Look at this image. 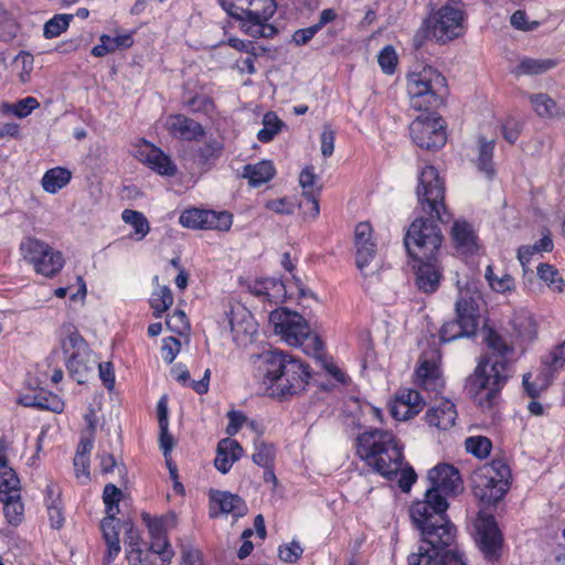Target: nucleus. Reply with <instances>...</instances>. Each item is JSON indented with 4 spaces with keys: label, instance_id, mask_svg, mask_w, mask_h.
<instances>
[{
    "label": "nucleus",
    "instance_id": "e2e57ef3",
    "mask_svg": "<svg viewBox=\"0 0 565 565\" xmlns=\"http://www.w3.org/2000/svg\"><path fill=\"white\" fill-rule=\"evenodd\" d=\"M19 31L17 21L7 12L0 13V41H12Z\"/></svg>",
    "mask_w": 565,
    "mask_h": 565
},
{
    "label": "nucleus",
    "instance_id": "0eeeda50",
    "mask_svg": "<svg viewBox=\"0 0 565 565\" xmlns=\"http://www.w3.org/2000/svg\"><path fill=\"white\" fill-rule=\"evenodd\" d=\"M511 470L502 459H493L477 468L471 476L472 492L484 504H495L508 492Z\"/></svg>",
    "mask_w": 565,
    "mask_h": 565
},
{
    "label": "nucleus",
    "instance_id": "cd10ccee",
    "mask_svg": "<svg viewBox=\"0 0 565 565\" xmlns=\"http://www.w3.org/2000/svg\"><path fill=\"white\" fill-rule=\"evenodd\" d=\"M457 416L455 404L449 399H443L427 409L425 422L429 427L447 430L455 425Z\"/></svg>",
    "mask_w": 565,
    "mask_h": 565
},
{
    "label": "nucleus",
    "instance_id": "79ce46f5",
    "mask_svg": "<svg viewBox=\"0 0 565 565\" xmlns=\"http://www.w3.org/2000/svg\"><path fill=\"white\" fill-rule=\"evenodd\" d=\"M447 546L434 547L427 544V547L419 546L418 552L408 556V565H441L439 559L440 551Z\"/></svg>",
    "mask_w": 565,
    "mask_h": 565
},
{
    "label": "nucleus",
    "instance_id": "b1692460",
    "mask_svg": "<svg viewBox=\"0 0 565 565\" xmlns=\"http://www.w3.org/2000/svg\"><path fill=\"white\" fill-rule=\"evenodd\" d=\"M11 443L6 436L0 437V498H19L21 492L20 479L9 466L8 454Z\"/></svg>",
    "mask_w": 565,
    "mask_h": 565
},
{
    "label": "nucleus",
    "instance_id": "c03bdc74",
    "mask_svg": "<svg viewBox=\"0 0 565 565\" xmlns=\"http://www.w3.org/2000/svg\"><path fill=\"white\" fill-rule=\"evenodd\" d=\"M173 303V295L168 286H160L150 299V306L153 309V316L160 318Z\"/></svg>",
    "mask_w": 565,
    "mask_h": 565
},
{
    "label": "nucleus",
    "instance_id": "f257e3e1",
    "mask_svg": "<svg viewBox=\"0 0 565 565\" xmlns=\"http://www.w3.org/2000/svg\"><path fill=\"white\" fill-rule=\"evenodd\" d=\"M490 353L477 365L467 380V390L475 402L482 408H491L499 399L500 391L510 376L509 363L505 358L512 351L503 338L489 329L484 337Z\"/></svg>",
    "mask_w": 565,
    "mask_h": 565
},
{
    "label": "nucleus",
    "instance_id": "4d7b16f0",
    "mask_svg": "<svg viewBox=\"0 0 565 565\" xmlns=\"http://www.w3.org/2000/svg\"><path fill=\"white\" fill-rule=\"evenodd\" d=\"M222 150L223 145L220 141L211 140L199 147L195 153V158L201 164H206L217 159L221 156Z\"/></svg>",
    "mask_w": 565,
    "mask_h": 565
},
{
    "label": "nucleus",
    "instance_id": "a878e982",
    "mask_svg": "<svg viewBox=\"0 0 565 565\" xmlns=\"http://www.w3.org/2000/svg\"><path fill=\"white\" fill-rule=\"evenodd\" d=\"M354 244L356 266L360 270H363L376 254L375 243L372 241V226L369 222H361L356 225Z\"/></svg>",
    "mask_w": 565,
    "mask_h": 565
},
{
    "label": "nucleus",
    "instance_id": "72a5a7b5",
    "mask_svg": "<svg viewBox=\"0 0 565 565\" xmlns=\"http://www.w3.org/2000/svg\"><path fill=\"white\" fill-rule=\"evenodd\" d=\"M514 337L522 343L535 339L537 333L536 322L533 316L525 311H516L511 320Z\"/></svg>",
    "mask_w": 565,
    "mask_h": 565
},
{
    "label": "nucleus",
    "instance_id": "a19ab883",
    "mask_svg": "<svg viewBox=\"0 0 565 565\" xmlns=\"http://www.w3.org/2000/svg\"><path fill=\"white\" fill-rule=\"evenodd\" d=\"M550 383V367H544L537 375L534 376V379L532 373H527L523 376L524 390L531 397L539 396L544 390L548 387Z\"/></svg>",
    "mask_w": 565,
    "mask_h": 565
},
{
    "label": "nucleus",
    "instance_id": "f03ea898",
    "mask_svg": "<svg viewBox=\"0 0 565 565\" xmlns=\"http://www.w3.org/2000/svg\"><path fill=\"white\" fill-rule=\"evenodd\" d=\"M259 361L263 385L269 396L285 398L305 390L310 373L300 360L280 351H267Z\"/></svg>",
    "mask_w": 565,
    "mask_h": 565
},
{
    "label": "nucleus",
    "instance_id": "f3484780",
    "mask_svg": "<svg viewBox=\"0 0 565 565\" xmlns=\"http://www.w3.org/2000/svg\"><path fill=\"white\" fill-rule=\"evenodd\" d=\"M414 259V282L417 289L424 294H434L440 287L443 267L438 255Z\"/></svg>",
    "mask_w": 565,
    "mask_h": 565
},
{
    "label": "nucleus",
    "instance_id": "052dcab7",
    "mask_svg": "<svg viewBox=\"0 0 565 565\" xmlns=\"http://www.w3.org/2000/svg\"><path fill=\"white\" fill-rule=\"evenodd\" d=\"M150 548L154 554L160 556L163 565L171 563L174 552L164 535L158 534L153 536Z\"/></svg>",
    "mask_w": 565,
    "mask_h": 565
},
{
    "label": "nucleus",
    "instance_id": "f704fd0d",
    "mask_svg": "<svg viewBox=\"0 0 565 565\" xmlns=\"http://www.w3.org/2000/svg\"><path fill=\"white\" fill-rule=\"evenodd\" d=\"M557 66V61L554 58H532L523 57L518 65L512 70L515 76H534L544 74Z\"/></svg>",
    "mask_w": 565,
    "mask_h": 565
},
{
    "label": "nucleus",
    "instance_id": "58836bf2",
    "mask_svg": "<svg viewBox=\"0 0 565 565\" xmlns=\"http://www.w3.org/2000/svg\"><path fill=\"white\" fill-rule=\"evenodd\" d=\"M121 218L126 224L132 226V237L136 241H141L149 234L150 224L141 212L126 209L121 213Z\"/></svg>",
    "mask_w": 565,
    "mask_h": 565
},
{
    "label": "nucleus",
    "instance_id": "49530a36",
    "mask_svg": "<svg viewBox=\"0 0 565 565\" xmlns=\"http://www.w3.org/2000/svg\"><path fill=\"white\" fill-rule=\"evenodd\" d=\"M3 503V512L7 521L12 525H18L23 520L24 507L21 502V495L19 498H0Z\"/></svg>",
    "mask_w": 565,
    "mask_h": 565
},
{
    "label": "nucleus",
    "instance_id": "c756f323",
    "mask_svg": "<svg viewBox=\"0 0 565 565\" xmlns=\"http://www.w3.org/2000/svg\"><path fill=\"white\" fill-rule=\"evenodd\" d=\"M242 456V446L234 439L224 438L217 445L216 457L214 459L215 468L222 473H227L234 462Z\"/></svg>",
    "mask_w": 565,
    "mask_h": 565
},
{
    "label": "nucleus",
    "instance_id": "7c9ffc66",
    "mask_svg": "<svg viewBox=\"0 0 565 565\" xmlns=\"http://www.w3.org/2000/svg\"><path fill=\"white\" fill-rule=\"evenodd\" d=\"M118 520L116 515H108L100 521V530L107 544V552L104 557V565H113V561L120 552L119 532L117 529Z\"/></svg>",
    "mask_w": 565,
    "mask_h": 565
},
{
    "label": "nucleus",
    "instance_id": "bf43d9fd",
    "mask_svg": "<svg viewBox=\"0 0 565 565\" xmlns=\"http://www.w3.org/2000/svg\"><path fill=\"white\" fill-rule=\"evenodd\" d=\"M26 406H34L40 409H47L54 413H61L64 409V403L56 395H36L31 403H25Z\"/></svg>",
    "mask_w": 565,
    "mask_h": 565
},
{
    "label": "nucleus",
    "instance_id": "680f3d73",
    "mask_svg": "<svg viewBox=\"0 0 565 565\" xmlns=\"http://www.w3.org/2000/svg\"><path fill=\"white\" fill-rule=\"evenodd\" d=\"M397 61L398 57L396 51L392 45L383 47L377 55V62L382 71L387 75H392L395 72Z\"/></svg>",
    "mask_w": 565,
    "mask_h": 565
},
{
    "label": "nucleus",
    "instance_id": "9d476101",
    "mask_svg": "<svg viewBox=\"0 0 565 565\" xmlns=\"http://www.w3.org/2000/svg\"><path fill=\"white\" fill-rule=\"evenodd\" d=\"M443 243V234L434 221L418 217L408 227L404 245L412 258H424L438 255Z\"/></svg>",
    "mask_w": 565,
    "mask_h": 565
},
{
    "label": "nucleus",
    "instance_id": "c9c22d12",
    "mask_svg": "<svg viewBox=\"0 0 565 565\" xmlns=\"http://www.w3.org/2000/svg\"><path fill=\"white\" fill-rule=\"evenodd\" d=\"M275 175V168L270 161H259L244 167L243 177L248 179L253 186L268 182Z\"/></svg>",
    "mask_w": 565,
    "mask_h": 565
},
{
    "label": "nucleus",
    "instance_id": "473e14b6",
    "mask_svg": "<svg viewBox=\"0 0 565 565\" xmlns=\"http://www.w3.org/2000/svg\"><path fill=\"white\" fill-rule=\"evenodd\" d=\"M250 291L258 297H264L269 302H280L286 298V287L280 279L263 278L256 280Z\"/></svg>",
    "mask_w": 565,
    "mask_h": 565
},
{
    "label": "nucleus",
    "instance_id": "c85d7f7f",
    "mask_svg": "<svg viewBox=\"0 0 565 565\" xmlns=\"http://www.w3.org/2000/svg\"><path fill=\"white\" fill-rule=\"evenodd\" d=\"M99 42L92 49V55L96 57H103L117 50L128 49L134 44V39L130 32L115 30L113 34H102Z\"/></svg>",
    "mask_w": 565,
    "mask_h": 565
},
{
    "label": "nucleus",
    "instance_id": "de8ad7c7",
    "mask_svg": "<svg viewBox=\"0 0 565 565\" xmlns=\"http://www.w3.org/2000/svg\"><path fill=\"white\" fill-rule=\"evenodd\" d=\"M185 106L193 113L212 117L215 113V104L207 95L195 94L184 100Z\"/></svg>",
    "mask_w": 565,
    "mask_h": 565
},
{
    "label": "nucleus",
    "instance_id": "8fccbe9b",
    "mask_svg": "<svg viewBox=\"0 0 565 565\" xmlns=\"http://www.w3.org/2000/svg\"><path fill=\"white\" fill-rule=\"evenodd\" d=\"M537 275L539 277L547 284V286L557 292H563L565 282L564 279L561 277L557 269L548 264H541L537 267Z\"/></svg>",
    "mask_w": 565,
    "mask_h": 565
},
{
    "label": "nucleus",
    "instance_id": "9b49d317",
    "mask_svg": "<svg viewBox=\"0 0 565 565\" xmlns=\"http://www.w3.org/2000/svg\"><path fill=\"white\" fill-rule=\"evenodd\" d=\"M61 347L71 376L79 384L85 383L94 370L95 361L84 338L77 330L68 328L61 340Z\"/></svg>",
    "mask_w": 565,
    "mask_h": 565
},
{
    "label": "nucleus",
    "instance_id": "393cba45",
    "mask_svg": "<svg viewBox=\"0 0 565 565\" xmlns=\"http://www.w3.org/2000/svg\"><path fill=\"white\" fill-rule=\"evenodd\" d=\"M164 127L175 138L186 141L199 140L205 135L203 126L182 114L169 115Z\"/></svg>",
    "mask_w": 565,
    "mask_h": 565
},
{
    "label": "nucleus",
    "instance_id": "3c124183",
    "mask_svg": "<svg viewBox=\"0 0 565 565\" xmlns=\"http://www.w3.org/2000/svg\"><path fill=\"white\" fill-rule=\"evenodd\" d=\"M466 450L477 458H486L492 448V443L484 436H471L465 440Z\"/></svg>",
    "mask_w": 565,
    "mask_h": 565
},
{
    "label": "nucleus",
    "instance_id": "423d86ee",
    "mask_svg": "<svg viewBox=\"0 0 565 565\" xmlns=\"http://www.w3.org/2000/svg\"><path fill=\"white\" fill-rule=\"evenodd\" d=\"M446 78L433 66H418L407 75V94L415 110H429L443 104Z\"/></svg>",
    "mask_w": 565,
    "mask_h": 565
},
{
    "label": "nucleus",
    "instance_id": "09e8293b",
    "mask_svg": "<svg viewBox=\"0 0 565 565\" xmlns=\"http://www.w3.org/2000/svg\"><path fill=\"white\" fill-rule=\"evenodd\" d=\"M73 20V14H55L45 22L43 35L46 39H54L65 32Z\"/></svg>",
    "mask_w": 565,
    "mask_h": 565
},
{
    "label": "nucleus",
    "instance_id": "603ef678",
    "mask_svg": "<svg viewBox=\"0 0 565 565\" xmlns=\"http://www.w3.org/2000/svg\"><path fill=\"white\" fill-rule=\"evenodd\" d=\"M122 492L113 483H107L103 491V501L105 504L106 514L117 515L119 513V502Z\"/></svg>",
    "mask_w": 565,
    "mask_h": 565
},
{
    "label": "nucleus",
    "instance_id": "ddd939ff",
    "mask_svg": "<svg viewBox=\"0 0 565 565\" xmlns=\"http://www.w3.org/2000/svg\"><path fill=\"white\" fill-rule=\"evenodd\" d=\"M21 254L34 270L45 277L55 276L64 266V257L49 244L28 237L20 245Z\"/></svg>",
    "mask_w": 565,
    "mask_h": 565
},
{
    "label": "nucleus",
    "instance_id": "6e6d98bb",
    "mask_svg": "<svg viewBox=\"0 0 565 565\" xmlns=\"http://www.w3.org/2000/svg\"><path fill=\"white\" fill-rule=\"evenodd\" d=\"M13 63L20 67V72L18 74L19 81L22 84H26L31 81V74L33 72L34 66V57L31 53L21 51L15 57Z\"/></svg>",
    "mask_w": 565,
    "mask_h": 565
},
{
    "label": "nucleus",
    "instance_id": "ea45409f",
    "mask_svg": "<svg viewBox=\"0 0 565 565\" xmlns=\"http://www.w3.org/2000/svg\"><path fill=\"white\" fill-rule=\"evenodd\" d=\"M494 150V141L486 140L483 137L479 138V152L477 157V167L481 172H484L488 178L494 175V167L492 162Z\"/></svg>",
    "mask_w": 565,
    "mask_h": 565
},
{
    "label": "nucleus",
    "instance_id": "4be33fe9",
    "mask_svg": "<svg viewBox=\"0 0 565 565\" xmlns=\"http://www.w3.org/2000/svg\"><path fill=\"white\" fill-rule=\"evenodd\" d=\"M135 157L161 175L172 177L177 172V167L170 157L145 140L137 147Z\"/></svg>",
    "mask_w": 565,
    "mask_h": 565
},
{
    "label": "nucleus",
    "instance_id": "7ed1b4c3",
    "mask_svg": "<svg viewBox=\"0 0 565 565\" xmlns=\"http://www.w3.org/2000/svg\"><path fill=\"white\" fill-rule=\"evenodd\" d=\"M448 507L447 499L435 489H427L424 499L412 504L409 514L424 543L440 547L455 542L456 527L448 519Z\"/></svg>",
    "mask_w": 565,
    "mask_h": 565
},
{
    "label": "nucleus",
    "instance_id": "69168bd1",
    "mask_svg": "<svg viewBox=\"0 0 565 565\" xmlns=\"http://www.w3.org/2000/svg\"><path fill=\"white\" fill-rule=\"evenodd\" d=\"M166 324L169 330L178 334H182L190 327L184 311L179 309L168 316Z\"/></svg>",
    "mask_w": 565,
    "mask_h": 565
},
{
    "label": "nucleus",
    "instance_id": "4c0bfd02",
    "mask_svg": "<svg viewBox=\"0 0 565 565\" xmlns=\"http://www.w3.org/2000/svg\"><path fill=\"white\" fill-rule=\"evenodd\" d=\"M39 107L40 103L38 99L35 97L28 96L17 103H2L0 105V113L2 115H12L17 118L23 119Z\"/></svg>",
    "mask_w": 565,
    "mask_h": 565
},
{
    "label": "nucleus",
    "instance_id": "a18cd8bd",
    "mask_svg": "<svg viewBox=\"0 0 565 565\" xmlns=\"http://www.w3.org/2000/svg\"><path fill=\"white\" fill-rule=\"evenodd\" d=\"M484 277L495 292H507L515 288L514 278L510 274L495 275L492 265L487 266Z\"/></svg>",
    "mask_w": 565,
    "mask_h": 565
},
{
    "label": "nucleus",
    "instance_id": "dca6fc26",
    "mask_svg": "<svg viewBox=\"0 0 565 565\" xmlns=\"http://www.w3.org/2000/svg\"><path fill=\"white\" fill-rule=\"evenodd\" d=\"M475 529L481 552L488 559H497L502 547V535L493 516L479 513Z\"/></svg>",
    "mask_w": 565,
    "mask_h": 565
},
{
    "label": "nucleus",
    "instance_id": "13d9d810",
    "mask_svg": "<svg viewBox=\"0 0 565 565\" xmlns=\"http://www.w3.org/2000/svg\"><path fill=\"white\" fill-rule=\"evenodd\" d=\"M205 210L189 209L182 212L179 222L183 227L192 230L204 228Z\"/></svg>",
    "mask_w": 565,
    "mask_h": 565
},
{
    "label": "nucleus",
    "instance_id": "4468645a",
    "mask_svg": "<svg viewBox=\"0 0 565 565\" xmlns=\"http://www.w3.org/2000/svg\"><path fill=\"white\" fill-rule=\"evenodd\" d=\"M456 313L457 318L444 323L440 329V339L444 342L471 337L478 328L479 315L471 298L460 296L456 302Z\"/></svg>",
    "mask_w": 565,
    "mask_h": 565
},
{
    "label": "nucleus",
    "instance_id": "0e129e2a",
    "mask_svg": "<svg viewBox=\"0 0 565 565\" xmlns=\"http://www.w3.org/2000/svg\"><path fill=\"white\" fill-rule=\"evenodd\" d=\"M299 183L302 188V195H316L319 193V189L316 186L317 175L313 172L312 167L305 168L299 175Z\"/></svg>",
    "mask_w": 565,
    "mask_h": 565
},
{
    "label": "nucleus",
    "instance_id": "864d4df0",
    "mask_svg": "<svg viewBox=\"0 0 565 565\" xmlns=\"http://www.w3.org/2000/svg\"><path fill=\"white\" fill-rule=\"evenodd\" d=\"M264 127L258 131L257 138L262 142H269L279 132L281 121L274 113H267L263 120Z\"/></svg>",
    "mask_w": 565,
    "mask_h": 565
},
{
    "label": "nucleus",
    "instance_id": "2f4dec72",
    "mask_svg": "<svg viewBox=\"0 0 565 565\" xmlns=\"http://www.w3.org/2000/svg\"><path fill=\"white\" fill-rule=\"evenodd\" d=\"M533 111L542 119L561 118L565 110L546 93L529 94Z\"/></svg>",
    "mask_w": 565,
    "mask_h": 565
},
{
    "label": "nucleus",
    "instance_id": "20e7f679",
    "mask_svg": "<svg viewBox=\"0 0 565 565\" xmlns=\"http://www.w3.org/2000/svg\"><path fill=\"white\" fill-rule=\"evenodd\" d=\"M403 444L390 430L372 428L356 438L358 456L376 473L391 479L403 465Z\"/></svg>",
    "mask_w": 565,
    "mask_h": 565
},
{
    "label": "nucleus",
    "instance_id": "338daca9",
    "mask_svg": "<svg viewBox=\"0 0 565 565\" xmlns=\"http://www.w3.org/2000/svg\"><path fill=\"white\" fill-rule=\"evenodd\" d=\"M181 565H204L201 552L190 542L181 544Z\"/></svg>",
    "mask_w": 565,
    "mask_h": 565
},
{
    "label": "nucleus",
    "instance_id": "39448f33",
    "mask_svg": "<svg viewBox=\"0 0 565 565\" xmlns=\"http://www.w3.org/2000/svg\"><path fill=\"white\" fill-rule=\"evenodd\" d=\"M228 15L239 21L241 30L252 38H273L277 29L268 23L276 12L275 0H218Z\"/></svg>",
    "mask_w": 565,
    "mask_h": 565
},
{
    "label": "nucleus",
    "instance_id": "5701e85b",
    "mask_svg": "<svg viewBox=\"0 0 565 565\" xmlns=\"http://www.w3.org/2000/svg\"><path fill=\"white\" fill-rule=\"evenodd\" d=\"M246 513L247 505L237 494L220 490L210 491L211 518H217L220 514H231L234 519H238Z\"/></svg>",
    "mask_w": 565,
    "mask_h": 565
},
{
    "label": "nucleus",
    "instance_id": "f8f14e48",
    "mask_svg": "<svg viewBox=\"0 0 565 565\" xmlns=\"http://www.w3.org/2000/svg\"><path fill=\"white\" fill-rule=\"evenodd\" d=\"M444 193L445 188L438 171L431 166H426L418 178V202L425 213L435 216L441 223L449 218L444 204Z\"/></svg>",
    "mask_w": 565,
    "mask_h": 565
},
{
    "label": "nucleus",
    "instance_id": "6e6552de",
    "mask_svg": "<svg viewBox=\"0 0 565 565\" xmlns=\"http://www.w3.org/2000/svg\"><path fill=\"white\" fill-rule=\"evenodd\" d=\"M269 321L274 326L275 332L289 345H306L311 348L317 355L322 353V341L318 337L310 334L307 321L299 313L286 308L275 309L270 312Z\"/></svg>",
    "mask_w": 565,
    "mask_h": 565
},
{
    "label": "nucleus",
    "instance_id": "e433bc0d",
    "mask_svg": "<svg viewBox=\"0 0 565 565\" xmlns=\"http://www.w3.org/2000/svg\"><path fill=\"white\" fill-rule=\"evenodd\" d=\"M72 173L68 169L56 167L47 170L42 178V186L49 193H56L70 183Z\"/></svg>",
    "mask_w": 565,
    "mask_h": 565
},
{
    "label": "nucleus",
    "instance_id": "774afa93",
    "mask_svg": "<svg viewBox=\"0 0 565 565\" xmlns=\"http://www.w3.org/2000/svg\"><path fill=\"white\" fill-rule=\"evenodd\" d=\"M181 343L180 341L174 337H168L163 339L162 343V359L167 363H172L174 359L177 358L178 353L180 352Z\"/></svg>",
    "mask_w": 565,
    "mask_h": 565
},
{
    "label": "nucleus",
    "instance_id": "5fc2aeb1",
    "mask_svg": "<svg viewBox=\"0 0 565 565\" xmlns=\"http://www.w3.org/2000/svg\"><path fill=\"white\" fill-rule=\"evenodd\" d=\"M252 458L256 465L269 468L275 459V448L273 445L258 440L255 443V452Z\"/></svg>",
    "mask_w": 565,
    "mask_h": 565
},
{
    "label": "nucleus",
    "instance_id": "6ab92c4d",
    "mask_svg": "<svg viewBox=\"0 0 565 565\" xmlns=\"http://www.w3.org/2000/svg\"><path fill=\"white\" fill-rule=\"evenodd\" d=\"M429 489H435L437 493L445 498L449 494H458L463 490L462 479L459 470L451 465L443 463L428 471Z\"/></svg>",
    "mask_w": 565,
    "mask_h": 565
},
{
    "label": "nucleus",
    "instance_id": "412c9836",
    "mask_svg": "<svg viewBox=\"0 0 565 565\" xmlns=\"http://www.w3.org/2000/svg\"><path fill=\"white\" fill-rule=\"evenodd\" d=\"M415 383L427 392L439 393L445 385L438 359L422 355L415 371Z\"/></svg>",
    "mask_w": 565,
    "mask_h": 565
},
{
    "label": "nucleus",
    "instance_id": "37998d69",
    "mask_svg": "<svg viewBox=\"0 0 565 565\" xmlns=\"http://www.w3.org/2000/svg\"><path fill=\"white\" fill-rule=\"evenodd\" d=\"M233 223V216L226 211L216 212L205 210L204 228L227 232L230 231Z\"/></svg>",
    "mask_w": 565,
    "mask_h": 565
},
{
    "label": "nucleus",
    "instance_id": "bb28decb",
    "mask_svg": "<svg viewBox=\"0 0 565 565\" xmlns=\"http://www.w3.org/2000/svg\"><path fill=\"white\" fill-rule=\"evenodd\" d=\"M452 247L458 254L472 255L478 250V237L472 226L462 220L454 222L450 230Z\"/></svg>",
    "mask_w": 565,
    "mask_h": 565
},
{
    "label": "nucleus",
    "instance_id": "2eb2a0df",
    "mask_svg": "<svg viewBox=\"0 0 565 565\" xmlns=\"http://www.w3.org/2000/svg\"><path fill=\"white\" fill-rule=\"evenodd\" d=\"M411 137L419 148L436 150L447 141L446 122L438 116H418L409 125Z\"/></svg>",
    "mask_w": 565,
    "mask_h": 565
},
{
    "label": "nucleus",
    "instance_id": "aec40b11",
    "mask_svg": "<svg viewBox=\"0 0 565 565\" xmlns=\"http://www.w3.org/2000/svg\"><path fill=\"white\" fill-rule=\"evenodd\" d=\"M425 406L420 394L413 388H399L391 404V414L396 420H408L417 416Z\"/></svg>",
    "mask_w": 565,
    "mask_h": 565
},
{
    "label": "nucleus",
    "instance_id": "1a4fd4ad",
    "mask_svg": "<svg viewBox=\"0 0 565 565\" xmlns=\"http://www.w3.org/2000/svg\"><path fill=\"white\" fill-rule=\"evenodd\" d=\"M466 19L461 3L448 2L424 21L423 29L428 38L445 44L465 33Z\"/></svg>",
    "mask_w": 565,
    "mask_h": 565
},
{
    "label": "nucleus",
    "instance_id": "a211bd4d",
    "mask_svg": "<svg viewBox=\"0 0 565 565\" xmlns=\"http://www.w3.org/2000/svg\"><path fill=\"white\" fill-rule=\"evenodd\" d=\"M228 321L234 342L239 347H246L254 342L258 330L252 312L241 303L231 307Z\"/></svg>",
    "mask_w": 565,
    "mask_h": 565
}]
</instances>
